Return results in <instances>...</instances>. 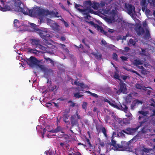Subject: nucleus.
I'll list each match as a JSON object with an SVG mask.
<instances>
[{
  "label": "nucleus",
  "instance_id": "1",
  "mask_svg": "<svg viewBox=\"0 0 155 155\" xmlns=\"http://www.w3.org/2000/svg\"><path fill=\"white\" fill-rule=\"evenodd\" d=\"M0 10L2 12L13 10L21 12L25 15L38 18L40 20V22L46 21L48 25H50L54 30H58L60 28L57 23L46 18V16L50 18H59L60 15L58 12H49L42 8L38 10H30L24 6L20 0H0Z\"/></svg>",
  "mask_w": 155,
  "mask_h": 155
},
{
  "label": "nucleus",
  "instance_id": "2",
  "mask_svg": "<svg viewBox=\"0 0 155 155\" xmlns=\"http://www.w3.org/2000/svg\"><path fill=\"white\" fill-rule=\"evenodd\" d=\"M105 4L103 2L99 3L95 2H91V1H85L84 3V9H83L82 6L77 4L75 5V7L78 11L83 13L84 15H86L84 18L86 20H90L91 17L89 15V13H92L93 11L91 9L92 8L95 10L101 9V8H104L105 6Z\"/></svg>",
  "mask_w": 155,
  "mask_h": 155
},
{
  "label": "nucleus",
  "instance_id": "3",
  "mask_svg": "<svg viewBox=\"0 0 155 155\" xmlns=\"http://www.w3.org/2000/svg\"><path fill=\"white\" fill-rule=\"evenodd\" d=\"M110 9H103L102 12L105 15H109V18L108 19V22L110 23H113L114 22H117L119 24H121V26L123 28H131L133 25L131 24L126 22V21L122 20V18L118 16L117 14V6L114 4L112 5Z\"/></svg>",
  "mask_w": 155,
  "mask_h": 155
},
{
  "label": "nucleus",
  "instance_id": "4",
  "mask_svg": "<svg viewBox=\"0 0 155 155\" xmlns=\"http://www.w3.org/2000/svg\"><path fill=\"white\" fill-rule=\"evenodd\" d=\"M138 113L142 115V116H139L138 118L139 120H141V119H143V121L140 122L139 123V125L136 128H128L126 130H122L121 132H123L128 134L134 135V133L136 132L139 127L147 124L148 118L146 116L148 114V112L147 111H144L142 110L139 111L138 112Z\"/></svg>",
  "mask_w": 155,
  "mask_h": 155
},
{
  "label": "nucleus",
  "instance_id": "5",
  "mask_svg": "<svg viewBox=\"0 0 155 155\" xmlns=\"http://www.w3.org/2000/svg\"><path fill=\"white\" fill-rule=\"evenodd\" d=\"M114 120L112 121H110V118L108 117H106L105 118V120L107 123H109L110 124L112 125V129L115 130H117L118 127H117V124H119L121 125L124 124H127L130 123V120L131 118L127 119H124L122 121V119L117 117H114Z\"/></svg>",
  "mask_w": 155,
  "mask_h": 155
},
{
  "label": "nucleus",
  "instance_id": "6",
  "mask_svg": "<svg viewBox=\"0 0 155 155\" xmlns=\"http://www.w3.org/2000/svg\"><path fill=\"white\" fill-rule=\"evenodd\" d=\"M143 28L140 27V25H137L136 27L135 30L138 35L145 33V35L144 36V38H148L150 36L149 31L146 21L143 22Z\"/></svg>",
  "mask_w": 155,
  "mask_h": 155
},
{
  "label": "nucleus",
  "instance_id": "7",
  "mask_svg": "<svg viewBox=\"0 0 155 155\" xmlns=\"http://www.w3.org/2000/svg\"><path fill=\"white\" fill-rule=\"evenodd\" d=\"M47 45H45V46H41L39 45V41L37 40L33 39L32 40L31 44L34 45H38L39 48L47 52H48L47 49H53L56 48V47L54 45H51V42H46Z\"/></svg>",
  "mask_w": 155,
  "mask_h": 155
},
{
  "label": "nucleus",
  "instance_id": "8",
  "mask_svg": "<svg viewBox=\"0 0 155 155\" xmlns=\"http://www.w3.org/2000/svg\"><path fill=\"white\" fill-rule=\"evenodd\" d=\"M60 130V127H58L55 130H53L52 127L48 125L43 130L42 134V137H43L44 136H46L48 137H51L49 135L50 134L58 132Z\"/></svg>",
  "mask_w": 155,
  "mask_h": 155
},
{
  "label": "nucleus",
  "instance_id": "9",
  "mask_svg": "<svg viewBox=\"0 0 155 155\" xmlns=\"http://www.w3.org/2000/svg\"><path fill=\"white\" fill-rule=\"evenodd\" d=\"M14 26L16 28H19L18 31H25L26 30V25H25L23 22L19 21L17 19H15L14 21Z\"/></svg>",
  "mask_w": 155,
  "mask_h": 155
},
{
  "label": "nucleus",
  "instance_id": "10",
  "mask_svg": "<svg viewBox=\"0 0 155 155\" xmlns=\"http://www.w3.org/2000/svg\"><path fill=\"white\" fill-rule=\"evenodd\" d=\"M104 101L105 102L108 103L111 106L114 108L117 109H121L122 110L124 111V112L127 111V107L124 104H123L122 105H121L120 106V108L116 104L114 101H110L107 99H105Z\"/></svg>",
  "mask_w": 155,
  "mask_h": 155
},
{
  "label": "nucleus",
  "instance_id": "11",
  "mask_svg": "<svg viewBox=\"0 0 155 155\" xmlns=\"http://www.w3.org/2000/svg\"><path fill=\"white\" fill-rule=\"evenodd\" d=\"M114 78L117 79L120 81V88L118 91H117V94H119L121 92H122L124 94L127 93V89L126 88V84L124 83H123L120 79V77L117 73H115L114 76Z\"/></svg>",
  "mask_w": 155,
  "mask_h": 155
},
{
  "label": "nucleus",
  "instance_id": "12",
  "mask_svg": "<svg viewBox=\"0 0 155 155\" xmlns=\"http://www.w3.org/2000/svg\"><path fill=\"white\" fill-rule=\"evenodd\" d=\"M125 7L127 13L133 18L135 14L134 7L128 4H125Z\"/></svg>",
  "mask_w": 155,
  "mask_h": 155
},
{
  "label": "nucleus",
  "instance_id": "13",
  "mask_svg": "<svg viewBox=\"0 0 155 155\" xmlns=\"http://www.w3.org/2000/svg\"><path fill=\"white\" fill-rule=\"evenodd\" d=\"M26 62L30 67H33L37 65L38 61L35 58L31 57L29 59H27Z\"/></svg>",
  "mask_w": 155,
  "mask_h": 155
},
{
  "label": "nucleus",
  "instance_id": "14",
  "mask_svg": "<svg viewBox=\"0 0 155 155\" xmlns=\"http://www.w3.org/2000/svg\"><path fill=\"white\" fill-rule=\"evenodd\" d=\"M72 84H77L78 85V88H77L78 91H83V89L86 88H88L87 86L84 85L83 83H78L77 82V81H74V82L72 81Z\"/></svg>",
  "mask_w": 155,
  "mask_h": 155
},
{
  "label": "nucleus",
  "instance_id": "15",
  "mask_svg": "<svg viewBox=\"0 0 155 155\" xmlns=\"http://www.w3.org/2000/svg\"><path fill=\"white\" fill-rule=\"evenodd\" d=\"M112 144L114 147V150L122 151L124 150L123 147L120 145L117 144L115 141L112 140Z\"/></svg>",
  "mask_w": 155,
  "mask_h": 155
},
{
  "label": "nucleus",
  "instance_id": "16",
  "mask_svg": "<svg viewBox=\"0 0 155 155\" xmlns=\"http://www.w3.org/2000/svg\"><path fill=\"white\" fill-rule=\"evenodd\" d=\"M88 23L92 25L95 28H97L98 31L104 34H106V33L103 30L102 27L99 26L97 24H95L94 22L92 21L89 22Z\"/></svg>",
  "mask_w": 155,
  "mask_h": 155
},
{
  "label": "nucleus",
  "instance_id": "17",
  "mask_svg": "<svg viewBox=\"0 0 155 155\" xmlns=\"http://www.w3.org/2000/svg\"><path fill=\"white\" fill-rule=\"evenodd\" d=\"M142 53H141L142 54L144 55L146 57V58L148 59L149 55V53H150L151 51V49H148L146 48L145 49H141Z\"/></svg>",
  "mask_w": 155,
  "mask_h": 155
},
{
  "label": "nucleus",
  "instance_id": "18",
  "mask_svg": "<svg viewBox=\"0 0 155 155\" xmlns=\"http://www.w3.org/2000/svg\"><path fill=\"white\" fill-rule=\"evenodd\" d=\"M144 61H140L139 60H136L134 61V64L138 66V67L139 68H140L142 70H143V67L141 66L140 67L139 66L140 65H141L143 63V62Z\"/></svg>",
  "mask_w": 155,
  "mask_h": 155
},
{
  "label": "nucleus",
  "instance_id": "19",
  "mask_svg": "<svg viewBox=\"0 0 155 155\" xmlns=\"http://www.w3.org/2000/svg\"><path fill=\"white\" fill-rule=\"evenodd\" d=\"M142 10L143 12H145V13L147 17L149 16L152 15V13L150 12V11L146 8L145 6H143L142 7Z\"/></svg>",
  "mask_w": 155,
  "mask_h": 155
},
{
  "label": "nucleus",
  "instance_id": "20",
  "mask_svg": "<svg viewBox=\"0 0 155 155\" xmlns=\"http://www.w3.org/2000/svg\"><path fill=\"white\" fill-rule=\"evenodd\" d=\"M38 68L39 69L41 70V71L44 72L45 74L48 73V69H47L45 66L42 65H40L38 66Z\"/></svg>",
  "mask_w": 155,
  "mask_h": 155
},
{
  "label": "nucleus",
  "instance_id": "21",
  "mask_svg": "<svg viewBox=\"0 0 155 155\" xmlns=\"http://www.w3.org/2000/svg\"><path fill=\"white\" fill-rule=\"evenodd\" d=\"M153 114L151 116L152 119L150 121H149V124L155 125V110H153Z\"/></svg>",
  "mask_w": 155,
  "mask_h": 155
},
{
  "label": "nucleus",
  "instance_id": "22",
  "mask_svg": "<svg viewBox=\"0 0 155 155\" xmlns=\"http://www.w3.org/2000/svg\"><path fill=\"white\" fill-rule=\"evenodd\" d=\"M136 87L138 89H140L141 91H143L146 90V87L144 86H142L139 84H137L135 85Z\"/></svg>",
  "mask_w": 155,
  "mask_h": 155
},
{
  "label": "nucleus",
  "instance_id": "23",
  "mask_svg": "<svg viewBox=\"0 0 155 155\" xmlns=\"http://www.w3.org/2000/svg\"><path fill=\"white\" fill-rule=\"evenodd\" d=\"M28 51L35 55H38L39 52L38 51L36 50L35 49H29Z\"/></svg>",
  "mask_w": 155,
  "mask_h": 155
},
{
  "label": "nucleus",
  "instance_id": "24",
  "mask_svg": "<svg viewBox=\"0 0 155 155\" xmlns=\"http://www.w3.org/2000/svg\"><path fill=\"white\" fill-rule=\"evenodd\" d=\"M133 94H130L127 97L126 100L127 102H130L131 101L132 98V95Z\"/></svg>",
  "mask_w": 155,
  "mask_h": 155
},
{
  "label": "nucleus",
  "instance_id": "25",
  "mask_svg": "<svg viewBox=\"0 0 155 155\" xmlns=\"http://www.w3.org/2000/svg\"><path fill=\"white\" fill-rule=\"evenodd\" d=\"M133 103L134 105V106H136L137 104L138 105L139 104H142V102L141 101H140L137 100H134Z\"/></svg>",
  "mask_w": 155,
  "mask_h": 155
},
{
  "label": "nucleus",
  "instance_id": "26",
  "mask_svg": "<svg viewBox=\"0 0 155 155\" xmlns=\"http://www.w3.org/2000/svg\"><path fill=\"white\" fill-rule=\"evenodd\" d=\"M135 44V41H133L132 39H130L128 43V45H129L131 46H134Z\"/></svg>",
  "mask_w": 155,
  "mask_h": 155
},
{
  "label": "nucleus",
  "instance_id": "27",
  "mask_svg": "<svg viewBox=\"0 0 155 155\" xmlns=\"http://www.w3.org/2000/svg\"><path fill=\"white\" fill-rule=\"evenodd\" d=\"M81 93H75L74 94V96L77 98H80V97H81L83 95Z\"/></svg>",
  "mask_w": 155,
  "mask_h": 155
},
{
  "label": "nucleus",
  "instance_id": "28",
  "mask_svg": "<svg viewBox=\"0 0 155 155\" xmlns=\"http://www.w3.org/2000/svg\"><path fill=\"white\" fill-rule=\"evenodd\" d=\"M30 24V26L32 28H33L35 30V31H38V29H37L36 28V25L34 24H33V23H29Z\"/></svg>",
  "mask_w": 155,
  "mask_h": 155
},
{
  "label": "nucleus",
  "instance_id": "29",
  "mask_svg": "<svg viewBox=\"0 0 155 155\" xmlns=\"http://www.w3.org/2000/svg\"><path fill=\"white\" fill-rule=\"evenodd\" d=\"M69 117L68 115H66L63 116V119L64 121L66 123L68 122V119Z\"/></svg>",
  "mask_w": 155,
  "mask_h": 155
},
{
  "label": "nucleus",
  "instance_id": "30",
  "mask_svg": "<svg viewBox=\"0 0 155 155\" xmlns=\"http://www.w3.org/2000/svg\"><path fill=\"white\" fill-rule=\"evenodd\" d=\"M149 2L151 5H153L155 6V0H148Z\"/></svg>",
  "mask_w": 155,
  "mask_h": 155
},
{
  "label": "nucleus",
  "instance_id": "31",
  "mask_svg": "<svg viewBox=\"0 0 155 155\" xmlns=\"http://www.w3.org/2000/svg\"><path fill=\"white\" fill-rule=\"evenodd\" d=\"M126 113V114L125 115L127 117H131L132 116V114H131L129 112H128V111H126V112H125Z\"/></svg>",
  "mask_w": 155,
  "mask_h": 155
},
{
  "label": "nucleus",
  "instance_id": "32",
  "mask_svg": "<svg viewBox=\"0 0 155 155\" xmlns=\"http://www.w3.org/2000/svg\"><path fill=\"white\" fill-rule=\"evenodd\" d=\"M45 59L47 61L51 63V64H54L53 61L51 59H50V58H45Z\"/></svg>",
  "mask_w": 155,
  "mask_h": 155
},
{
  "label": "nucleus",
  "instance_id": "33",
  "mask_svg": "<svg viewBox=\"0 0 155 155\" xmlns=\"http://www.w3.org/2000/svg\"><path fill=\"white\" fill-rule=\"evenodd\" d=\"M146 0H142L141 2V5L143 6H145L146 4Z\"/></svg>",
  "mask_w": 155,
  "mask_h": 155
},
{
  "label": "nucleus",
  "instance_id": "34",
  "mask_svg": "<svg viewBox=\"0 0 155 155\" xmlns=\"http://www.w3.org/2000/svg\"><path fill=\"white\" fill-rule=\"evenodd\" d=\"M102 131L104 135L106 137V130L104 128H103L102 129Z\"/></svg>",
  "mask_w": 155,
  "mask_h": 155
},
{
  "label": "nucleus",
  "instance_id": "35",
  "mask_svg": "<svg viewBox=\"0 0 155 155\" xmlns=\"http://www.w3.org/2000/svg\"><path fill=\"white\" fill-rule=\"evenodd\" d=\"M51 106H52V104L50 103H48L46 104V107H48L49 108H51Z\"/></svg>",
  "mask_w": 155,
  "mask_h": 155
},
{
  "label": "nucleus",
  "instance_id": "36",
  "mask_svg": "<svg viewBox=\"0 0 155 155\" xmlns=\"http://www.w3.org/2000/svg\"><path fill=\"white\" fill-rule=\"evenodd\" d=\"M117 55L116 54H114L113 55V58L114 59L116 60H117Z\"/></svg>",
  "mask_w": 155,
  "mask_h": 155
},
{
  "label": "nucleus",
  "instance_id": "37",
  "mask_svg": "<svg viewBox=\"0 0 155 155\" xmlns=\"http://www.w3.org/2000/svg\"><path fill=\"white\" fill-rule=\"evenodd\" d=\"M87 105V103L86 102H84L83 103V104L82 105V107H83V108H84V109H85Z\"/></svg>",
  "mask_w": 155,
  "mask_h": 155
},
{
  "label": "nucleus",
  "instance_id": "38",
  "mask_svg": "<svg viewBox=\"0 0 155 155\" xmlns=\"http://www.w3.org/2000/svg\"><path fill=\"white\" fill-rule=\"evenodd\" d=\"M74 117L73 116H72L71 118V124L73 126L75 124V123H73V121L74 120Z\"/></svg>",
  "mask_w": 155,
  "mask_h": 155
},
{
  "label": "nucleus",
  "instance_id": "39",
  "mask_svg": "<svg viewBox=\"0 0 155 155\" xmlns=\"http://www.w3.org/2000/svg\"><path fill=\"white\" fill-rule=\"evenodd\" d=\"M143 151L145 152H148L150 151V149L146 148H144V149L143 150Z\"/></svg>",
  "mask_w": 155,
  "mask_h": 155
},
{
  "label": "nucleus",
  "instance_id": "40",
  "mask_svg": "<svg viewBox=\"0 0 155 155\" xmlns=\"http://www.w3.org/2000/svg\"><path fill=\"white\" fill-rule=\"evenodd\" d=\"M120 58L123 61H126L127 59L126 57L124 56H121L120 57Z\"/></svg>",
  "mask_w": 155,
  "mask_h": 155
},
{
  "label": "nucleus",
  "instance_id": "41",
  "mask_svg": "<svg viewBox=\"0 0 155 155\" xmlns=\"http://www.w3.org/2000/svg\"><path fill=\"white\" fill-rule=\"evenodd\" d=\"M74 117H75V118H77L78 119H79L80 118V116H78L77 114V112H76V114L74 115Z\"/></svg>",
  "mask_w": 155,
  "mask_h": 155
},
{
  "label": "nucleus",
  "instance_id": "42",
  "mask_svg": "<svg viewBox=\"0 0 155 155\" xmlns=\"http://www.w3.org/2000/svg\"><path fill=\"white\" fill-rule=\"evenodd\" d=\"M16 59L17 60H19L20 61H21V60H23V59L22 58V57L19 56L17 57Z\"/></svg>",
  "mask_w": 155,
  "mask_h": 155
},
{
  "label": "nucleus",
  "instance_id": "43",
  "mask_svg": "<svg viewBox=\"0 0 155 155\" xmlns=\"http://www.w3.org/2000/svg\"><path fill=\"white\" fill-rule=\"evenodd\" d=\"M69 136L68 135H63L61 137H63L65 138H69Z\"/></svg>",
  "mask_w": 155,
  "mask_h": 155
},
{
  "label": "nucleus",
  "instance_id": "44",
  "mask_svg": "<svg viewBox=\"0 0 155 155\" xmlns=\"http://www.w3.org/2000/svg\"><path fill=\"white\" fill-rule=\"evenodd\" d=\"M108 31L109 32L113 33L114 32V30L112 29H108Z\"/></svg>",
  "mask_w": 155,
  "mask_h": 155
},
{
  "label": "nucleus",
  "instance_id": "45",
  "mask_svg": "<svg viewBox=\"0 0 155 155\" xmlns=\"http://www.w3.org/2000/svg\"><path fill=\"white\" fill-rule=\"evenodd\" d=\"M101 55L100 54H99L98 55L97 54L96 56L97 58H101Z\"/></svg>",
  "mask_w": 155,
  "mask_h": 155
},
{
  "label": "nucleus",
  "instance_id": "46",
  "mask_svg": "<svg viewBox=\"0 0 155 155\" xmlns=\"http://www.w3.org/2000/svg\"><path fill=\"white\" fill-rule=\"evenodd\" d=\"M87 92L88 93H90V94H92L93 95V96H94V97H96L97 96V95L96 94H92L90 92Z\"/></svg>",
  "mask_w": 155,
  "mask_h": 155
},
{
  "label": "nucleus",
  "instance_id": "47",
  "mask_svg": "<svg viewBox=\"0 0 155 155\" xmlns=\"http://www.w3.org/2000/svg\"><path fill=\"white\" fill-rule=\"evenodd\" d=\"M103 45H105L106 43V41L104 40H102L101 41Z\"/></svg>",
  "mask_w": 155,
  "mask_h": 155
},
{
  "label": "nucleus",
  "instance_id": "48",
  "mask_svg": "<svg viewBox=\"0 0 155 155\" xmlns=\"http://www.w3.org/2000/svg\"><path fill=\"white\" fill-rule=\"evenodd\" d=\"M44 119V117L43 116H41L40 117V121L41 122L42 121L41 120H43Z\"/></svg>",
  "mask_w": 155,
  "mask_h": 155
},
{
  "label": "nucleus",
  "instance_id": "49",
  "mask_svg": "<svg viewBox=\"0 0 155 155\" xmlns=\"http://www.w3.org/2000/svg\"><path fill=\"white\" fill-rule=\"evenodd\" d=\"M64 23L65 26L66 27H68V24L67 22H66L65 21H64Z\"/></svg>",
  "mask_w": 155,
  "mask_h": 155
},
{
  "label": "nucleus",
  "instance_id": "50",
  "mask_svg": "<svg viewBox=\"0 0 155 155\" xmlns=\"http://www.w3.org/2000/svg\"><path fill=\"white\" fill-rule=\"evenodd\" d=\"M124 50L125 51H127L129 50V48L127 47H126L124 48Z\"/></svg>",
  "mask_w": 155,
  "mask_h": 155
},
{
  "label": "nucleus",
  "instance_id": "51",
  "mask_svg": "<svg viewBox=\"0 0 155 155\" xmlns=\"http://www.w3.org/2000/svg\"><path fill=\"white\" fill-rule=\"evenodd\" d=\"M150 105L154 107H155V103H152L150 104Z\"/></svg>",
  "mask_w": 155,
  "mask_h": 155
},
{
  "label": "nucleus",
  "instance_id": "52",
  "mask_svg": "<svg viewBox=\"0 0 155 155\" xmlns=\"http://www.w3.org/2000/svg\"><path fill=\"white\" fill-rule=\"evenodd\" d=\"M54 133H53V134H50L49 136L51 137H48L49 138H51L52 137V136H54Z\"/></svg>",
  "mask_w": 155,
  "mask_h": 155
},
{
  "label": "nucleus",
  "instance_id": "53",
  "mask_svg": "<svg viewBox=\"0 0 155 155\" xmlns=\"http://www.w3.org/2000/svg\"><path fill=\"white\" fill-rule=\"evenodd\" d=\"M74 155H81V154L79 152H76L74 153Z\"/></svg>",
  "mask_w": 155,
  "mask_h": 155
},
{
  "label": "nucleus",
  "instance_id": "54",
  "mask_svg": "<svg viewBox=\"0 0 155 155\" xmlns=\"http://www.w3.org/2000/svg\"><path fill=\"white\" fill-rule=\"evenodd\" d=\"M127 77L126 76H123L122 77V78L124 80H125L127 79Z\"/></svg>",
  "mask_w": 155,
  "mask_h": 155
},
{
  "label": "nucleus",
  "instance_id": "55",
  "mask_svg": "<svg viewBox=\"0 0 155 155\" xmlns=\"http://www.w3.org/2000/svg\"><path fill=\"white\" fill-rule=\"evenodd\" d=\"M63 46H64L65 45H64L63 44H60L59 45V46L60 47H63Z\"/></svg>",
  "mask_w": 155,
  "mask_h": 155
},
{
  "label": "nucleus",
  "instance_id": "56",
  "mask_svg": "<svg viewBox=\"0 0 155 155\" xmlns=\"http://www.w3.org/2000/svg\"><path fill=\"white\" fill-rule=\"evenodd\" d=\"M61 40H62V41H64V40H65V38L64 37H61Z\"/></svg>",
  "mask_w": 155,
  "mask_h": 155
},
{
  "label": "nucleus",
  "instance_id": "57",
  "mask_svg": "<svg viewBox=\"0 0 155 155\" xmlns=\"http://www.w3.org/2000/svg\"><path fill=\"white\" fill-rule=\"evenodd\" d=\"M89 31L91 32V34H94V33L93 32V31L89 29Z\"/></svg>",
  "mask_w": 155,
  "mask_h": 155
},
{
  "label": "nucleus",
  "instance_id": "58",
  "mask_svg": "<svg viewBox=\"0 0 155 155\" xmlns=\"http://www.w3.org/2000/svg\"><path fill=\"white\" fill-rule=\"evenodd\" d=\"M60 145L61 146H63L64 145V143H60Z\"/></svg>",
  "mask_w": 155,
  "mask_h": 155
},
{
  "label": "nucleus",
  "instance_id": "59",
  "mask_svg": "<svg viewBox=\"0 0 155 155\" xmlns=\"http://www.w3.org/2000/svg\"><path fill=\"white\" fill-rule=\"evenodd\" d=\"M137 136H136L135 137H134V138H133L132 140H130V141H132V140H134V139L135 138H137Z\"/></svg>",
  "mask_w": 155,
  "mask_h": 155
},
{
  "label": "nucleus",
  "instance_id": "60",
  "mask_svg": "<svg viewBox=\"0 0 155 155\" xmlns=\"http://www.w3.org/2000/svg\"><path fill=\"white\" fill-rule=\"evenodd\" d=\"M150 91H147V93L148 94H150Z\"/></svg>",
  "mask_w": 155,
  "mask_h": 155
},
{
  "label": "nucleus",
  "instance_id": "61",
  "mask_svg": "<svg viewBox=\"0 0 155 155\" xmlns=\"http://www.w3.org/2000/svg\"><path fill=\"white\" fill-rule=\"evenodd\" d=\"M74 155V153H69V155Z\"/></svg>",
  "mask_w": 155,
  "mask_h": 155
},
{
  "label": "nucleus",
  "instance_id": "62",
  "mask_svg": "<svg viewBox=\"0 0 155 155\" xmlns=\"http://www.w3.org/2000/svg\"><path fill=\"white\" fill-rule=\"evenodd\" d=\"M40 127V126L39 125H38L36 127L37 129H38Z\"/></svg>",
  "mask_w": 155,
  "mask_h": 155
},
{
  "label": "nucleus",
  "instance_id": "63",
  "mask_svg": "<svg viewBox=\"0 0 155 155\" xmlns=\"http://www.w3.org/2000/svg\"><path fill=\"white\" fill-rule=\"evenodd\" d=\"M153 15L155 17V10L153 12Z\"/></svg>",
  "mask_w": 155,
  "mask_h": 155
},
{
  "label": "nucleus",
  "instance_id": "64",
  "mask_svg": "<svg viewBox=\"0 0 155 155\" xmlns=\"http://www.w3.org/2000/svg\"><path fill=\"white\" fill-rule=\"evenodd\" d=\"M96 109H97V108H94V111H95L96 110Z\"/></svg>",
  "mask_w": 155,
  "mask_h": 155
}]
</instances>
